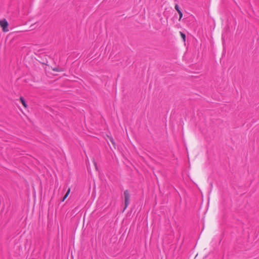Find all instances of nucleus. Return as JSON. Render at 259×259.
<instances>
[{
    "instance_id": "5",
    "label": "nucleus",
    "mask_w": 259,
    "mask_h": 259,
    "mask_svg": "<svg viewBox=\"0 0 259 259\" xmlns=\"http://www.w3.org/2000/svg\"><path fill=\"white\" fill-rule=\"evenodd\" d=\"M70 192V189L69 188L68 189L66 193L65 194V195L64 196V197L62 199L61 202H63L66 199V198L68 197V195L69 194Z\"/></svg>"
},
{
    "instance_id": "7",
    "label": "nucleus",
    "mask_w": 259,
    "mask_h": 259,
    "mask_svg": "<svg viewBox=\"0 0 259 259\" xmlns=\"http://www.w3.org/2000/svg\"><path fill=\"white\" fill-rule=\"evenodd\" d=\"M175 8L178 12L181 11L180 8L179 7V6L178 4L175 5Z\"/></svg>"
},
{
    "instance_id": "4",
    "label": "nucleus",
    "mask_w": 259,
    "mask_h": 259,
    "mask_svg": "<svg viewBox=\"0 0 259 259\" xmlns=\"http://www.w3.org/2000/svg\"><path fill=\"white\" fill-rule=\"evenodd\" d=\"M108 138H109V139L110 141L112 143L113 148L114 149H115L116 148V143H115V142L114 140L111 137H108Z\"/></svg>"
},
{
    "instance_id": "6",
    "label": "nucleus",
    "mask_w": 259,
    "mask_h": 259,
    "mask_svg": "<svg viewBox=\"0 0 259 259\" xmlns=\"http://www.w3.org/2000/svg\"><path fill=\"white\" fill-rule=\"evenodd\" d=\"M180 33L181 36L182 38L183 39V41L185 42L186 38V34L181 31H180Z\"/></svg>"
},
{
    "instance_id": "9",
    "label": "nucleus",
    "mask_w": 259,
    "mask_h": 259,
    "mask_svg": "<svg viewBox=\"0 0 259 259\" xmlns=\"http://www.w3.org/2000/svg\"><path fill=\"white\" fill-rule=\"evenodd\" d=\"M53 70L54 71H59L60 70L58 69V68H55L53 69Z\"/></svg>"
},
{
    "instance_id": "1",
    "label": "nucleus",
    "mask_w": 259,
    "mask_h": 259,
    "mask_svg": "<svg viewBox=\"0 0 259 259\" xmlns=\"http://www.w3.org/2000/svg\"><path fill=\"white\" fill-rule=\"evenodd\" d=\"M130 194L128 190H126L124 191V208L123 211L126 208L130 203Z\"/></svg>"
},
{
    "instance_id": "10",
    "label": "nucleus",
    "mask_w": 259,
    "mask_h": 259,
    "mask_svg": "<svg viewBox=\"0 0 259 259\" xmlns=\"http://www.w3.org/2000/svg\"><path fill=\"white\" fill-rule=\"evenodd\" d=\"M94 164H95L96 170H97L98 168H97V163L96 162H95Z\"/></svg>"
},
{
    "instance_id": "8",
    "label": "nucleus",
    "mask_w": 259,
    "mask_h": 259,
    "mask_svg": "<svg viewBox=\"0 0 259 259\" xmlns=\"http://www.w3.org/2000/svg\"><path fill=\"white\" fill-rule=\"evenodd\" d=\"M178 13H179V16H180L179 20L181 21V20L183 17V13H182V11H180L178 12Z\"/></svg>"
},
{
    "instance_id": "3",
    "label": "nucleus",
    "mask_w": 259,
    "mask_h": 259,
    "mask_svg": "<svg viewBox=\"0 0 259 259\" xmlns=\"http://www.w3.org/2000/svg\"><path fill=\"white\" fill-rule=\"evenodd\" d=\"M20 101H21V103L22 104L23 106L25 108H27V105L26 104V101L25 99L23 97H20Z\"/></svg>"
},
{
    "instance_id": "2",
    "label": "nucleus",
    "mask_w": 259,
    "mask_h": 259,
    "mask_svg": "<svg viewBox=\"0 0 259 259\" xmlns=\"http://www.w3.org/2000/svg\"><path fill=\"white\" fill-rule=\"evenodd\" d=\"M0 25L4 32H8L9 31V24L6 19H3L0 21Z\"/></svg>"
}]
</instances>
